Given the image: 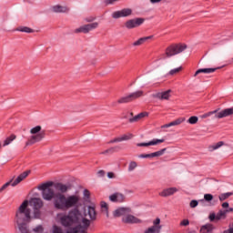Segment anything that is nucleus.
Here are the masks:
<instances>
[{
    "label": "nucleus",
    "mask_w": 233,
    "mask_h": 233,
    "mask_svg": "<svg viewBox=\"0 0 233 233\" xmlns=\"http://www.w3.org/2000/svg\"><path fill=\"white\" fill-rule=\"evenodd\" d=\"M225 145V142L219 141L215 145L209 146L208 150L209 152H214V150H218V148H221Z\"/></svg>",
    "instance_id": "nucleus-30"
},
{
    "label": "nucleus",
    "mask_w": 233,
    "mask_h": 233,
    "mask_svg": "<svg viewBox=\"0 0 233 233\" xmlns=\"http://www.w3.org/2000/svg\"><path fill=\"white\" fill-rule=\"evenodd\" d=\"M221 67H208V68H200L197 70L194 74V77H198L199 74H213L216 70H219Z\"/></svg>",
    "instance_id": "nucleus-15"
},
{
    "label": "nucleus",
    "mask_w": 233,
    "mask_h": 233,
    "mask_svg": "<svg viewBox=\"0 0 233 233\" xmlns=\"http://www.w3.org/2000/svg\"><path fill=\"white\" fill-rule=\"evenodd\" d=\"M87 214H88L91 221H96V216H97V213L96 212V208H94L92 206H88Z\"/></svg>",
    "instance_id": "nucleus-24"
},
{
    "label": "nucleus",
    "mask_w": 233,
    "mask_h": 233,
    "mask_svg": "<svg viewBox=\"0 0 233 233\" xmlns=\"http://www.w3.org/2000/svg\"><path fill=\"white\" fill-rule=\"evenodd\" d=\"M50 187H54L55 190H56L60 194H66V192H68L70 188H72L71 185L63 184L61 182H53L48 181L46 183H42L37 187L38 190H42V198L46 201H52L54 199V189H52Z\"/></svg>",
    "instance_id": "nucleus-2"
},
{
    "label": "nucleus",
    "mask_w": 233,
    "mask_h": 233,
    "mask_svg": "<svg viewBox=\"0 0 233 233\" xmlns=\"http://www.w3.org/2000/svg\"><path fill=\"white\" fill-rule=\"evenodd\" d=\"M228 207H229L228 202L222 203V208H228Z\"/></svg>",
    "instance_id": "nucleus-53"
},
{
    "label": "nucleus",
    "mask_w": 233,
    "mask_h": 233,
    "mask_svg": "<svg viewBox=\"0 0 233 233\" xmlns=\"http://www.w3.org/2000/svg\"><path fill=\"white\" fill-rule=\"evenodd\" d=\"M97 26H99V23H97V22L87 24V25L80 26L79 28H76L75 30V34H81V33L88 34V32H90L92 30H96V28H97Z\"/></svg>",
    "instance_id": "nucleus-11"
},
{
    "label": "nucleus",
    "mask_w": 233,
    "mask_h": 233,
    "mask_svg": "<svg viewBox=\"0 0 233 233\" xmlns=\"http://www.w3.org/2000/svg\"><path fill=\"white\" fill-rule=\"evenodd\" d=\"M117 1L119 0H104V5H106V6H108V5H114V3H117Z\"/></svg>",
    "instance_id": "nucleus-43"
},
{
    "label": "nucleus",
    "mask_w": 233,
    "mask_h": 233,
    "mask_svg": "<svg viewBox=\"0 0 233 233\" xmlns=\"http://www.w3.org/2000/svg\"><path fill=\"white\" fill-rule=\"evenodd\" d=\"M152 5H156V3H161V0H149Z\"/></svg>",
    "instance_id": "nucleus-55"
},
{
    "label": "nucleus",
    "mask_w": 233,
    "mask_h": 233,
    "mask_svg": "<svg viewBox=\"0 0 233 233\" xmlns=\"http://www.w3.org/2000/svg\"><path fill=\"white\" fill-rule=\"evenodd\" d=\"M123 221L124 223H141V219L136 218L134 215H127Z\"/></svg>",
    "instance_id": "nucleus-25"
},
{
    "label": "nucleus",
    "mask_w": 233,
    "mask_h": 233,
    "mask_svg": "<svg viewBox=\"0 0 233 233\" xmlns=\"http://www.w3.org/2000/svg\"><path fill=\"white\" fill-rule=\"evenodd\" d=\"M86 23H92L93 21H96V17H93V16L87 17L86 18Z\"/></svg>",
    "instance_id": "nucleus-51"
},
{
    "label": "nucleus",
    "mask_w": 233,
    "mask_h": 233,
    "mask_svg": "<svg viewBox=\"0 0 233 233\" xmlns=\"http://www.w3.org/2000/svg\"><path fill=\"white\" fill-rule=\"evenodd\" d=\"M212 199H214V196L212 194H205L204 195V199L200 200V201H207L208 203H210V201H212Z\"/></svg>",
    "instance_id": "nucleus-37"
},
{
    "label": "nucleus",
    "mask_w": 233,
    "mask_h": 233,
    "mask_svg": "<svg viewBox=\"0 0 233 233\" xmlns=\"http://www.w3.org/2000/svg\"><path fill=\"white\" fill-rule=\"evenodd\" d=\"M112 143H116V138H114V139H112V140H110V141L108 142L109 145L112 144Z\"/></svg>",
    "instance_id": "nucleus-57"
},
{
    "label": "nucleus",
    "mask_w": 233,
    "mask_h": 233,
    "mask_svg": "<svg viewBox=\"0 0 233 233\" xmlns=\"http://www.w3.org/2000/svg\"><path fill=\"white\" fill-rule=\"evenodd\" d=\"M32 203H33L34 209L43 208V200H41V198H33Z\"/></svg>",
    "instance_id": "nucleus-28"
},
{
    "label": "nucleus",
    "mask_w": 233,
    "mask_h": 233,
    "mask_svg": "<svg viewBox=\"0 0 233 233\" xmlns=\"http://www.w3.org/2000/svg\"><path fill=\"white\" fill-rule=\"evenodd\" d=\"M154 227H158L159 223H161V219L159 218L154 220Z\"/></svg>",
    "instance_id": "nucleus-50"
},
{
    "label": "nucleus",
    "mask_w": 233,
    "mask_h": 233,
    "mask_svg": "<svg viewBox=\"0 0 233 233\" xmlns=\"http://www.w3.org/2000/svg\"><path fill=\"white\" fill-rule=\"evenodd\" d=\"M24 229H19L21 233H29L28 228H23Z\"/></svg>",
    "instance_id": "nucleus-54"
},
{
    "label": "nucleus",
    "mask_w": 233,
    "mask_h": 233,
    "mask_svg": "<svg viewBox=\"0 0 233 233\" xmlns=\"http://www.w3.org/2000/svg\"><path fill=\"white\" fill-rule=\"evenodd\" d=\"M182 68L183 67L180 66V67H177V68L171 69L169 71V76H174V74H177V73L181 72Z\"/></svg>",
    "instance_id": "nucleus-42"
},
{
    "label": "nucleus",
    "mask_w": 233,
    "mask_h": 233,
    "mask_svg": "<svg viewBox=\"0 0 233 233\" xmlns=\"http://www.w3.org/2000/svg\"><path fill=\"white\" fill-rule=\"evenodd\" d=\"M218 109L208 112L201 116L202 119H206V117H210V116H214L217 119H223V117H228V116H232L233 107L223 109L220 112H218Z\"/></svg>",
    "instance_id": "nucleus-5"
},
{
    "label": "nucleus",
    "mask_w": 233,
    "mask_h": 233,
    "mask_svg": "<svg viewBox=\"0 0 233 233\" xmlns=\"http://www.w3.org/2000/svg\"><path fill=\"white\" fill-rule=\"evenodd\" d=\"M127 212H130V209L127 208H120L114 211L113 216L115 218H121V216H125Z\"/></svg>",
    "instance_id": "nucleus-22"
},
{
    "label": "nucleus",
    "mask_w": 233,
    "mask_h": 233,
    "mask_svg": "<svg viewBox=\"0 0 233 233\" xmlns=\"http://www.w3.org/2000/svg\"><path fill=\"white\" fill-rule=\"evenodd\" d=\"M181 227H188V225H190V221H188V219H183L180 222Z\"/></svg>",
    "instance_id": "nucleus-46"
},
{
    "label": "nucleus",
    "mask_w": 233,
    "mask_h": 233,
    "mask_svg": "<svg viewBox=\"0 0 233 233\" xmlns=\"http://www.w3.org/2000/svg\"><path fill=\"white\" fill-rule=\"evenodd\" d=\"M115 141H116V143H121V141H123V139L121 138V137H116Z\"/></svg>",
    "instance_id": "nucleus-56"
},
{
    "label": "nucleus",
    "mask_w": 233,
    "mask_h": 233,
    "mask_svg": "<svg viewBox=\"0 0 233 233\" xmlns=\"http://www.w3.org/2000/svg\"><path fill=\"white\" fill-rule=\"evenodd\" d=\"M229 196H233L232 192L223 193L219 195L218 199L219 201H225V199H228Z\"/></svg>",
    "instance_id": "nucleus-35"
},
{
    "label": "nucleus",
    "mask_w": 233,
    "mask_h": 233,
    "mask_svg": "<svg viewBox=\"0 0 233 233\" xmlns=\"http://www.w3.org/2000/svg\"><path fill=\"white\" fill-rule=\"evenodd\" d=\"M129 116H130L131 117H134V113H133V112H130V113H129Z\"/></svg>",
    "instance_id": "nucleus-59"
},
{
    "label": "nucleus",
    "mask_w": 233,
    "mask_h": 233,
    "mask_svg": "<svg viewBox=\"0 0 233 233\" xmlns=\"http://www.w3.org/2000/svg\"><path fill=\"white\" fill-rule=\"evenodd\" d=\"M165 152H167V148L160 149L159 151L151 153V157H159L163 156V154H165Z\"/></svg>",
    "instance_id": "nucleus-34"
},
{
    "label": "nucleus",
    "mask_w": 233,
    "mask_h": 233,
    "mask_svg": "<svg viewBox=\"0 0 233 233\" xmlns=\"http://www.w3.org/2000/svg\"><path fill=\"white\" fill-rule=\"evenodd\" d=\"M198 205H199V202L198 200H191L189 207H191V208H196V207H198Z\"/></svg>",
    "instance_id": "nucleus-45"
},
{
    "label": "nucleus",
    "mask_w": 233,
    "mask_h": 233,
    "mask_svg": "<svg viewBox=\"0 0 233 233\" xmlns=\"http://www.w3.org/2000/svg\"><path fill=\"white\" fill-rule=\"evenodd\" d=\"M128 15H132V9L124 8L120 11H115L112 13L113 19H119L121 17H128Z\"/></svg>",
    "instance_id": "nucleus-13"
},
{
    "label": "nucleus",
    "mask_w": 233,
    "mask_h": 233,
    "mask_svg": "<svg viewBox=\"0 0 233 233\" xmlns=\"http://www.w3.org/2000/svg\"><path fill=\"white\" fill-rule=\"evenodd\" d=\"M143 117H148V112H141L138 115H136L133 117H130L128 119V123H137L138 121H141Z\"/></svg>",
    "instance_id": "nucleus-19"
},
{
    "label": "nucleus",
    "mask_w": 233,
    "mask_h": 233,
    "mask_svg": "<svg viewBox=\"0 0 233 233\" xmlns=\"http://www.w3.org/2000/svg\"><path fill=\"white\" fill-rule=\"evenodd\" d=\"M227 215V211L219 210L217 215L216 213H211L209 215V221H219L220 219H225V216Z\"/></svg>",
    "instance_id": "nucleus-14"
},
{
    "label": "nucleus",
    "mask_w": 233,
    "mask_h": 233,
    "mask_svg": "<svg viewBox=\"0 0 233 233\" xmlns=\"http://www.w3.org/2000/svg\"><path fill=\"white\" fill-rule=\"evenodd\" d=\"M84 197L86 198V199H90V191L88 189L84 190Z\"/></svg>",
    "instance_id": "nucleus-48"
},
{
    "label": "nucleus",
    "mask_w": 233,
    "mask_h": 233,
    "mask_svg": "<svg viewBox=\"0 0 233 233\" xmlns=\"http://www.w3.org/2000/svg\"><path fill=\"white\" fill-rule=\"evenodd\" d=\"M117 150H121V147L119 146L114 147H110L106 150H105L104 152H101L100 154H114V152H117Z\"/></svg>",
    "instance_id": "nucleus-32"
},
{
    "label": "nucleus",
    "mask_w": 233,
    "mask_h": 233,
    "mask_svg": "<svg viewBox=\"0 0 233 233\" xmlns=\"http://www.w3.org/2000/svg\"><path fill=\"white\" fill-rule=\"evenodd\" d=\"M161 232V226H152L148 228L145 233H159Z\"/></svg>",
    "instance_id": "nucleus-31"
},
{
    "label": "nucleus",
    "mask_w": 233,
    "mask_h": 233,
    "mask_svg": "<svg viewBox=\"0 0 233 233\" xmlns=\"http://www.w3.org/2000/svg\"><path fill=\"white\" fill-rule=\"evenodd\" d=\"M30 170L25 171L22 174H20L16 179H11L8 182H6L5 184H4L1 187H0V194L1 192H3L4 190H6V188H8V187H17V185H19V183H21V181H24L25 179H26V177H28V176L30 175ZM14 181V182H12Z\"/></svg>",
    "instance_id": "nucleus-7"
},
{
    "label": "nucleus",
    "mask_w": 233,
    "mask_h": 233,
    "mask_svg": "<svg viewBox=\"0 0 233 233\" xmlns=\"http://www.w3.org/2000/svg\"><path fill=\"white\" fill-rule=\"evenodd\" d=\"M232 210H233V208H229V212H232Z\"/></svg>",
    "instance_id": "nucleus-60"
},
{
    "label": "nucleus",
    "mask_w": 233,
    "mask_h": 233,
    "mask_svg": "<svg viewBox=\"0 0 233 233\" xmlns=\"http://www.w3.org/2000/svg\"><path fill=\"white\" fill-rule=\"evenodd\" d=\"M34 218L35 219H39L41 218V209H34Z\"/></svg>",
    "instance_id": "nucleus-41"
},
{
    "label": "nucleus",
    "mask_w": 233,
    "mask_h": 233,
    "mask_svg": "<svg viewBox=\"0 0 233 233\" xmlns=\"http://www.w3.org/2000/svg\"><path fill=\"white\" fill-rule=\"evenodd\" d=\"M30 214L31 211L30 208H28V200H25L16 210L15 218L19 230H24V228H28V223H30L32 219Z\"/></svg>",
    "instance_id": "nucleus-3"
},
{
    "label": "nucleus",
    "mask_w": 233,
    "mask_h": 233,
    "mask_svg": "<svg viewBox=\"0 0 233 233\" xmlns=\"http://www.w3.org/2000/svg\"><path fill=\"white\" fill-rule=\"evenodd\" d=\"M18 32H25V34H34V29L28 26H20L16 29Z\"/></svg>",
    "instance_id": "nucleus-33"
},
{
    "label": "nucleus",
    "mask_w": 233,
    "mask_h": 233,
    "mask_svg": "<svg viewBox=\"0 0 233 233\" xmlns=\"http://www.w3.org/2000/svg\"><path fill=\"white\" fill-rule=\"evenodd\" d=\"M109 199L112 203H123L125 201V195L121 193H114L113 195L109 196Z\"/></svg>",
    "instance_id": "nucleus-18"
},
{
    "label": "nucleus",
    "mask_w": 233,
    "mask_h": 233,
    "mask_svg": "<svg viewBox=\"0 0 233 233\" xmlns=\"http://www.w3.org/2000/svg\"><path fill=\"white\" fill-rule=\"evenodd\" d=\"M86 210H85V216H86Z\"/></svg>",
    "instance_id": "nucleus-61"
},
{
    "label": "nucleus",
    "mask_w": 233,
    "mask_h": 233,
    "mask_svg": "<svg viewBox=\"0 0 233 233\" xmlns=\"http://www.w3.org/2000/svg\"><path fill=\"white\" fill-rule=\"evenodd\" d=\"M100 205H101V208H103L106 214L108 216V204H106V202L105 201H102Z\"/></svg>",
    "instance_id": "nucleus-40"
},
{
    "label": "nucleus",
    "mask_w": 233,
    "mask_h": 233,
    "mask_svg": "<svg viewBox=\"0 0 233 233\" xmlns=\"http://www.w3.org/2000/svg\"><path fill=\"white\" fill-rule=\"evenodd\" d=\"M138 157H140L141 159L150 158V157H152V154L151 153L150 154H140L138 156Z\"/></svg>",
    "instance_id": "nucleus-44"
},
{
    "label": "nucleus",
    "mask_w": 233,
    "mask_h": 233,
    "mask_svg": "<svg viewBox=\"0 0 233 233\" xmlns=\"http://www.w3.org/2000/svg\"><path fill=\"white\" fill-rule=\"evenodd\" d=\"M214 231V226L212 224H206L200 228L201 233H212Z\"/></svg>",
    "instance_id": "nucleus-27"
},
{
    "label": "nucleus",
    "mask_w": 233,
    "mask_h": 233,
    "mask_svg": "<svg viewBox=\"0 0 233 233\" xmlns=\"http://www.w3.org/2000/svg\"><path fill=\"white\" fill-rule=\"evenodd\" d=\"M223 233H228V231H224Z\"/></svg>",
    "instance_id": "nucleus-62"
},
{
    "label": "nucleus",
    "mask_w": 233,
    "mask_h": 233,
    "mask_svg": "<svg viewBox=\"0 0 233 233\" xmlns=\"http://www.w3.org/2000/svg\"><path fill=\"white\" fill-rule=\"evenodd\" d=\"M54 207L56 210H67L66 196L63 193L54 194Z\"/></svg>",
    "instance_id": "nucleus-8"
},
{
    "label": "nucleus",
    "mask_w": 233,
    "mask_h": 233,
    "mask_svg": "<svg viewBox=\"0 0 233 233\" xmlns=\"http://www.w3.org/2000/svg\"><path fill=\"white\" fill-rule=\"evenodd\" d=\"M143 23H145V18L137 17L127 20L125 23V26L126 28H127V30H132L133 28H137L138 26H141Z\"/></svg>",
    "instance_id": "nucleus-12"
},
{
    "label": "nucleus",
    "mask_w": 233,
    "mask_h": 233,
    "mask_svg": "<svg viewBox=\"0 0 233 233\" xmlns=\"http://www.w3.org/2000/svg\"><path fill=\"white\" fill-rule=\"evenodd\" d=\"M1 147H2V145H1V143H0V148H1Z\"/></svg>",
    "instance_id": "nucleus-63"
},
{
    "label": "nucleus",
    "mask_w": 233,
    "mask_h": 233,
    "mask_svg": "<svg viewBox=\"0 0 233 233\" xmlns=\"http://www.w3.org/2000/svg\"><path fill=\"white\" fill-rule=\"evenodd\" d=\"M152 37H154V35L141 37L133 43V46H141V45H144V43H147V41H148V39H152Z\"/></svg>",
    "instance_id": "nucleus-26"
},
{
    "label": "nucleus",
    "mask_w": 233,
    "mask_h": 233,
    "mask_svg": "<svg viewBox=\"0 0 233 233\" xmlns=\"http://www.w3.org/2000/svg\"><path fill=\"white\" fill-rule=\"evenodd\" d=\"M134 137V135H132L131 133L127 134V135H123L121 137L122 141H128L130 139H132Z\"/></svg>",
    "instance_id": "nucleus-38"
},
{
    "label": "nucleus",
    "mask_w": 233,
    "mask_h": 233,
    "mask_svg": "<svg viewBox=\"0 0 233 233\" xmlns=\"http://www.w3.org/2000/svg\"><path fill=\"white\" fill-rule=\"evenodd\" d=\"M52 10L56 14H65V13L68 12L69 9L66 6H62L60 5H54L52 7Z\"/></svg>",
    "instance_id": "nucleus-23"
},
{
    "label": "nucleus",
    "mask_w": 233,
    "mask_h": 233,
    "mask_svg": "<svg viewBox=\"0 0 233 233\" xmlns=\"http://www.w3.org/2000/svg\"><path fill=\"white\" fill-rule=\"evenodd\" d=\"M158 143H165V138H161V139L154 138L149 142L138 143L137 144V147H152V146L158 145Z\"/></svg>",
    "instance_id": "nucleus-16"
},
{
    "label": "nucleus",
    "mask_w": 233,
    "mask_h": 233,
    "mask_svg": "<svg viewBox=\"0 0 233 233\" xmlns=\"http://www.w3.org/2000/svg\"><path fill=\"white\" fill-rule=\"evenodd\" d=\"M228 233H233V228H229V230L228 231Z\"/></svg>",
    "instance_id": "nucleus-58"
},
{
    "label": "nucleus",
    "mask_w": 233,
    "mask_h": 233,
    "mask_svg": "<svg viewBox=\"0 0 233 233\" xmlns=\"http://www.w3.org/2000/svg\"><path fill=\"white\" fill-rule=\"evenodd\" d=\"M60 221L63 227L68 228L66 233H86L90 227V220L85 218L77 208L62 216Z\"/></svg>",
    "instance_id": "nucleus-1"
},
{
    "label": "nucleus",
    "mask_w": 233,
    "mask_h": 233,
    "mask_svg": "<svg viewBox=\"0 0 233 233\" xmlns=\"http://www.w3.org/2000/svg\"><path fill=\"white\" fill-rule=\"evenodd\" d=\"M66 207L68 208H74V207H79V203H81V196L78 194L71 195L66 197Z\"/></svg>",
    "instance_id": "nucleus-10"
},
{
    "label": "nucleus",
    "mask_w": 233,
    "mask_h": 233,
    "mask_svg": "<svg viewBox=\"0 0 233 233\" xmlns=\"http://www.w3.org/2000/svg\"><path fill=\"white\" fill-rule=\"evenodd\" d=\"M185 117H179L168 124H165L162 126V128H169V127H177V125H181V123H184Z\"/></svg>",
    "instance_id": "nucleus-21"
},
{
    "label": "nucleus",
    "mask_w": 233,
    "mask_h": 233,
    "mask_svg": "<svg viewBox=\"0 0 233 233\" xmlns=\"http://www.w3.org/2000/svg\"><path fill=\"white\" fill-rule=\"evenodd\" d=\"M107 177L109 179H114L116 177V174H114V172H108L107 173Z\"/></svg>",
    "instance_id": "nucleus-49"
},
{
    "label": "nucleus",
    "mask_w": 233,
    "mask_h": 233,
    "mask_svg": "<svg viewBox=\"0 0 233 233\" xmlns=\"http://www.w3.org/2000/svg\"><path fill=\"white\" fill-rule=\"evenodd\" d=\"M170 92H172V90L168 89L164 92L157 93L153 95V97H156L157 99H161V100L166 99L167 101H168V99H170Z\"/></svg>",
    "instance_id": "nucleus-17"
},
{
    "label": "nucleus",
    "mask_w": 233,
    "mask_h": 233,
    "mask_svg": "<svg viewBox=\"0 0 233 233\" xmlns=\"http://www.w3.org/2000/svg\"><path fill=\"white\" fill-rule=\"evenodd\" d=\"M34 230L35 232H39V230H43V226H37Z\"/></svg>",
    "instance_id": "nucleus-52"
},
{
    "label": "nucleus",
    "mask_w": 233,
    "mask_h": 233,
    "mask_svg": "<svg viewBox=\"0 0 233 233\" xmlns=\"http://www.w3.org/2000/svg\"><path fill=\"white\" fill-rule=\"evenodd\" d=\"M185 50H187L186 44H173L166 48V56L172 57L185 52Z\"/></svg>",
    "instance_id": "nucleus-6"
},
{
    "label": "nucleus",
    "mask_w": 233,
    "mask_h": 233,
    "mask_svg": "<svg viewBox=\"0 0 233 233\" xmlns=\"http://www.w3.org/2000/svg\"><path fill=\"white\" fill-rule=\"evenodd\" d=\"M42 128L41 126H36L30 129L32 136L25 142V147H31L32 145H35V143H40V141H43L46 137V131L42 130Z\"/></svg>",
    "instance_id": "nucleus-4"
},
{
    "label": "nucleus",
    "mask_w": 233,
    "mask_h": 233,
    "mask_svg": "<svg viewBox=\"0 0 233 233\" xmlns=\"http://www.w3.org/2000/svg\"><path fill=\"white\" fill-rule=\"evenodd\" d=\"M137 167V163H136L135 161H132L129 163L128 171L132 172V170H134Z\"/></svg>",
    "instance_id": "nucleus-39"
},
{
    "label": "nucleus",
    "mask_w": 233,
    "mask_h": 233,
    "mask_svg": "<svg viewBox=\"0 0 233 233\" xmlns=\"http://www.w3.org/2000/svg\"><path fill=\"white\" fill-rule=\"evenodd\" d=\"M139 97H143V91L139 90L134 93H131L126 96H122L117 100L118 105H123L126 103H132V101H136V99H139Z\"/></svg>",
    "instance_id": "nucleus-9"
},
{
    "label": "nucleus",
    "mask_w": 233,
    "mask_h": 233,
    "mask_svg": "<svg viewBox=\"0 0 233 233\" xmlns=\"http://www.w3.org/2000/svg\"><path fill=\"white\" fill-rule=\"evenodd\" d=\"M176 192H177V188L169 187L164 189L161 193H159V196H161L162 198H168V196H173V194H176Z\"/></svg>",
    "instance_id": "nucleus-20"
},
{
    "label": "nucleus",
    "mask_w": 233,
    "mask_h": 233,
    "mask_svg": "<svg viewBox=\"0 0 233 233\" xmlns=\"http://www.w3.org/2000/svg\"><path fill=\"white\" fill-rule=\"evenodd\" d=\"M105 174H106V172L103 169L97 171V173H96L98 177H105Z\"/></svg>",
    "instance_id": "nucleus-47"
},
{
    "label": "nucleus",
    "mask_w": 233,
    "mask_h": 233,
    "mask_svg": "<svg viewBox=\"0 0 233 233\" xmlns=\"http://www.w3.org/2000/svg\"><path fill=\"white\" fill-rule=\"evenodd\" d=\"M198 121H199V118L196 116H193L188 118L187 123H189V125H196Z\"/></svg>",
    "instance_id": "nucleus-36"
},
{
    "label": "nucleus",
    "mask_w": 233,
    "mask_h": 233,
    "mask_svg": "<svg viewBox=\"0 0 233 233\" xmlns=\"http://www.w3.org/2000/svg\"><path fill=\"white\" fill-rule=\"evenodd\" d=\"M15 139H17V136L12 134L10 137H7L3 144V147H8L12 141H15Z\"/></svg>",
    "instance_id": "nucleus-29"
}]
</instances>
